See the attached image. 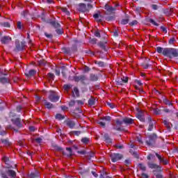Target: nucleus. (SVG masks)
<instances>
[{"label": "nucleus", "mask_w": 178, "mask_h": 178, "mask_svg": "<svg viewBox=\"0 0 178 178\" xmlns=\"http://www.w3.org/2000/svg\"><path fill=\"white\" fill-rule=\"evenodd\" d=\"M163 55L164 56H168L170 59L173 58H177L178 52L176 49L173 48H165L163 51Z\"/></svg>", "instance_id": "1"}, {"label": "nucleus", "mask_w": 178, "mask_h": 178, "mask_svg": "<svg viewBox=\"0 0 178 178\" xmlns=\"http://www.w3.org/2000/svg\"><path fill=\"white\" fill-rule=\"evenodd\" d=\"M154 159H155V156L153 154H149L147 156V160L149 161L147 162L148 168H149V169H158L159 170H161L162 168L159 165L152 161H154Z\"/></svg>", "instance_id": "2"}, {"label": "nucleus", "mask_w": 178, "mask_h": 178, "mask_svg": "<svg viewBox=\"0 0 178 178\" xmlns=\"http://www.w3.org/2000/svg\"><path fill=\"white\" fill-rule=\"evenodd\" d=\"M2 178H15L16 177V172L13 170H8L6 171V174L1 175Z\"/></svg>", "instance_id": "3"}, {"label": "nucleus", "mask_w": 178, "mask_h": 178, "mask_svg": "<svg viewBox=\"0 0 178 178\" xmlns=\"http://www.w3.org/2000/svg\"><path fill=\"white\" fill-rule=\"evenodd\" d=\"M49 99L51 102H58V101H59V96H58V94L56 92L51 90L49 95Z\"/></svg>", "instance_id": "4"}, {"label": "nucleus", "mask_w": 178, "mask_h": 178, "mask_svg": "<svg viewBox=\"0 0 178 178\" xmlns=\"http://www.w3.org/2000/svg\"><path fill=\"white\" fill-rule=\"evenodd\" d=\"M111 158L112 162H118V161H120L123 156L121 154L113 153L111 154Z\"/></svg>", "instance_id": "5"}, {"label": "nucleus", "mask_w": 178, "mask_h": 178, "mask_svg": "<svg viewBox=\"0 0 178 178\" xmlns=\"http://www.w3.org/2000/svg\"><path fill=\"white\" fill-rule=\"evenodd\" d=\"M156 158H158L159 161V163H162L163 165H168L169 161H168V159H165V157L161 156L159 154L156 153L155 154Z\"/></svg>", "instance_id": "6"}, {"label": "nucleus", "mask_w": 178, "mask_h": 178, "mask_svg": "<svg viewBox=\"0 0 178 178\" xmlns=\"http://www.w3.org/2000/svg\"><path fill=\"white\" fill-rule=\"evenodd\" d=\"M136 118L140 122H145V118H144V113L141 110H138V113H136Z\"/></svg>", "instance_id": "7"}, {"label": "nucleus", "mask_w": 178, "mask_h": 178, "mask_svg": "<svg viewBox=\"0 0 178 178\" xmlns=\"http://www.w3.org/2000/svg\"><path fill=\"white\" fill-rule=\"evenodd\" d=\"M2 161L3 163H6V165H8L6 166V168H8V169H10V168H16V165H14V167H12V165H10V161H9V157L7 156H3L2 158Z\"/></svg>", "instance_id": "8"}, {"label": "nucleus", "mask_w": 178, "mask_h": 178, "mask_svg": "<svg viewBox=\"0 0 178 178\" xmlns=\"http://www.w3.org/2000/svg\"><path fill=\"white\" fill-rule=\"evenodd\" d=\"M155 138H156V135L153 134L150 136L149 140L146 141L147 145H152V144H154V141L155 140Z\"/></svg>", "instance_id": "9"}, {"label": "nucleus", "mask_w": 178, "mask_h": 178, "mask_svg": "<svg viewBox=\"0 0 178 178\" xmlns=\"http://www.w3.org/2000/svg\"><path fill=\"white\" fill-rule=\"evenodd\" d=\"M78 10H79V12H86V10H87V6H86L85 3H80L79 5Z\"/></svg>", "instance_id": "10"}, {"label": "nucleus", "mask_w": 178, "mask_h": 178, "mask_svg": "<svg viewBox=\"0 0 178 178\" xmlns=\"http://www.w3.org/2000/svg\"><path fill=\"white\" fill-rule=\"evenodd\" d=\"M12 41V38L9 36H4L1 39V42L2 44H9V42Z\"/></svg>", "instance_id": "11"}, {"label": "nucleus", "mask_w": 178, "mask_h": 178, "mask_svg": "<svg viewBox=\"0 0 178 178\" xmlns=\"http://www.w3.org/2000/svg\"><path fill=\"white\" fill-rule=\"evenodd\" d=\"M95 104H97V99L95 97H91L88 100L89 106H95Z\"/></svg>", "instance_id": "12"}, {"label": "nucleus", "mask_w": 178, "mask_h": 178, "mask_svg": "<svg viewBox=\"0 0 178 178\" xmlns=\"http://www.w3.org/2000/svg\"><path fill=\"white\" fill-rule=\"evenodd\" d=\"M42 104L44 105V106L47 108V109H51V108H54V106L52 105V104H51L47 100H44L42 102Z\"/></svg>", "instance_id": "13"}, {"label": "nucleus", "mask_w": 178, "mask_h": 178, "mask_svg": "<svg viewBox=\"0 0 178 178\" xmlns=\"http://www.w3.org/2000/svg\"><path fill=\"white\" fill-rule=\"evenodd\" d=\"M123 122L125 123V124H133L134 120L131 118H124L123 119Z\"/></svg>", "instance_id": "14"}, {"label": "nucleus", "mask_w": 178, "mask_h": 178, "mask_svg": "<svg viewBox=\"0 0 178 178\" xmlns=\"http://www.w3.org/2000/svg\"><path fill=\"white\" fill-rule=\"evenodd\" d=\"M12 122H13V124L17 126V127H22V124L20 123L19 118H16L15 120H12Z\"/></svg>", "instance_id": "15"}, {"label": "nucleus", "mask_w": 178, "mask_h": 178, "mask_svg": "<svg viewBox=\"0 0 178 178\" xmlns=\"http://www.w3.org/2000/svg\"><path fill=\"white\" fill-rule=\"evenodd\" d=\"M66 124L68 126V127H70V129H73L74 127L76 126V123L70 120L66 121Z\"/></svg>", "instance_id": "16"}, {"label": "nucleus", "mask_w": 178, "mask_h": 178, "mask_svg": "<svg viewBox=\"0 0 178 178\" xmlns=\"http://www.w3.org/2000/svg\"><path fill=\"white\" fill-rule=\"evenodd\" d=\"M148 120H149V127H148V131H152V129H154V122H152V120H151V117H148L147 118Z\"/></svg>", "instance_id": "17"}, {"label": "nucleus", "mask_w": 178, "mask_h": 178, "mask_svg": "<svg viewBox=\"0 0 178 178\" xmlns=\"http://www.w3.org/2000/svg\"><path fill=\"white\" fill-rule=\"evenodd\" d=\"M127 81H129V78L123 76L118 83L120 86H123V83H127Z\"/></svg>", "instance_id": "18"}, {"label": "nucleus", "mask_w": 178, "mask_h": 178, "mask_svg": "<svg viewBox=\"0 0 178 178\" xmlns=\"http://www.w3.org/2000/svg\"><path fill=\"white\" fill-rule=\"evenodd\" d=\"M29 178H35V177H40V172H35L31 173L30 175H28Z\"/></svg>", "instance_id": "19"}, {"label": "nucleus", "mask_w": 178, "mask_h": 178, "mask_svg": "<svg viewBox=\"0 0 178 178\" xmlns=\"http://www.w3.org/2000/svg\"><path fill=\"white\" fill-rule=\"evenodd\" d=\"M0 83H1L2 84H6V83H9V79L3 76L0 78Z\"/></svg>", "instance_id": "20"}, {"label": "nucleus", "mask_w": 178, "mask_h": 178, "mask_svg": "<svg viewBox=\"0 0 178 178\" xmlns=\"http://www.w3.org/2000/svg\"><path fill=\"white\" fill-rule=\"evenodd\" d=\"M35 73H36V71H35V70H29V72L26 73V76H27L28 77H31V76H34Z\"/></svg>", "instance_id": "21"}, {"label": "nucleus", "mask_w": 178, "mask_h": 178, "mask_svg": "<svg viewBox=\"0 0 178 178\" xmlns=\"http://www.w3.org/2000/svg\"><path fill=\"white\" fill-rule=\"evenodd\" d=\"M16 48L18 51H23V45L20 44L19 42H15Z\"/></svg>", "instance_id": "22"}, {"label": "nucleus", "mask_w": 178, "mask_h": 178, "mask_svg": "<svg viewBox=\"0 0 178 178\" xmlns=\"http://www.w3.org/2000/svg\"><path fill=\"white\" fill-rule=\"evenodd\" d=\"M90 79L91 81H97V80H98V76L92 74H90Z\"/></svg>", "instance_id": "23"}, {"label": "nucleus", "mask_w": 178, "mask_h": 178, "mask_svg": "<svg viewBox=\"0 0 178 178\" xmlns=\"http://www.w3.org/2000/svg\"><path fill=\"white\" fill-rule=\"evenodd\" d=\"M72 94L74 97H79V89H77V88H74V90L72 91Z\"/></svg>", "instance_id": "24"}, {"label": "nucleus", "mask_w": 178, "mask_h": 178, "mask_svg": "<svg viewBox=\"0 0 178 178\" xmlns=\"http://www.w3.org/2000/svg\"><path fill=\"white\" fill-rule=\"evenodd\" d=\"M163 122L164 123L165 126L168 127V129H170V126H172V124L169 122L168 120H164Z\"/></svg>", "instance_id": "25"}, {"label": "nucleus", "mask_w": 178, "mask_h": 178, "mask_svg": "<svg viewBox=\"0 0 178 178\" xmlns=\"http://www.w3.org/2000/svg\"><path fill=\"white\" fill-rule=\"evenodd\" d=\"M56 119H58V120H63V119H65V115L62 114H57L56 115Z\"/></svg>", "instance_id": "26"}, {"label": "nucleus", "mask_w": 178, "mask_h": 178, "mask_svg": "<svg viewBox=\"0 0 178 178\" xmlns=\"http://www.w3.org/2000/svg\"><path fill=\"white\" fill-rule=\"evenodd\" d=\"M104 138L106 140V142L108 143V144H112V139L109 138L108 135H105Z\"/></svg>", "instance_id": "27"}, {"label": "nucleus", "mask_w": 178, "mask_h": 178, "mask_svg": "<svg viewBox=\"0 0 178 178\" xmlns=\"http://www.w3.org/2000/svg\"><path fill=\"white\" fill-rule=\"evenodd\" d=\"M138 166L139 169H141V170H143V172H145L146 167L144 164L140 163V164H138Z\"/></svg>", "instance_id": "28"}, {"label": "nucleus", "mask_w": 178, "mask_h": 178, "mask_svg": "<svg viewBox=\"0 0 178 178\" xmlns=\"http://www.w3.org/2000/svg\"><path fill=\"white\" fill-rule=\"evenodd\" d=\"M52 26H54V27H55L56 29H59V27H60V24L56 22H51Z\"/></svg>", "instance_id": "29"}, {"label": "nucleus", "mask_w": 178, "mask_h": 178, "mask_svg": "<svg viewBox=\"0 0 178 178\" xmlns=\"http://www.w3.org/2000/svg\"><path fill=\"white\" fill-rule=\"evenodd\" d=\"M115 123H116L117 126H122V124H123V123H124V121H123V120H120L119 119H117L115 121Z\"/></svg>", "instance_id": "30"}, {"label": "nucleus", "mask_w": 178, "mask_h": 178, "mask_svg": "<svg viewBox=\"0 0 178 178\" xmlns=\"http://www.w3.org/2000/svg\"><path fill=\"white\" fill-rule=\"evenodd\" d=\"M111 116H105V117H103L102 120H105L106 122H111Z\"/></svg>", "instance_id": "31"}, {"label": "nucleus", "mask_w": 178, "mask_h": 178, "mask_svg": "<svg viewBox=\"0 0 178 178\" xmlns=\"http://www.w3.org/2000/svg\"><path fill=\"white\" fill-rule=\"evenodd\" d=\"M156 51L158 52V54H163V48H162L161 47H156Z\"/></svg>", "instance_id": "32"}, {"label": "nucleus", "mask_w": 178, "mask_h": 178, "mask_svg": "<svg viewBox=\"0 0 178 178\" xmlns=\"http://www.w3.org/2000/svg\"><path fill=\"white\" fill-rule=\"evenodd\" d=\"M1 143L3 144H4V145H6V147L9 146L10 145V143H9V140L5 139V140H1Z\"/></svg>", "instance_id": "33"}, {"label": "nucleus", "mask_w": 178, "mask_h": 178, "mask_svg": "<svg viewBox=\"0 0 178 178\" xmlns=\"http://www.w3.org/2000/svg\"><path fill=\"white\" fill-rule=\"evenodd\" d=\"M163 103L165 105H168V106H170V105H172V103L170 102V101L168 100V99H163Z\"/></svg>", "instance_id": "34"}, {"label": "nucleus", "mask_w": 178, "mask_h": 178, "mask_svg": "<svg viewBox=\"0 0 178 178\" xmlns=\"http://www.w3.org/2000/svg\"><path fill=\"white\" fill-rule=\"evenodd\" d=\"M88 141H90V139H88V138H83L81 139V142L83 143V144H88Z\"/></svg>", "instance_id": "35"}, {"label": "nucleus", "mask_w": 178, "mask_h": 178, "mask_svg": "<svg viewBox=\"0 0 178 178\" xmlns=\"http://www.w3.org/2000/svg\"><path fill=\"white\" fill-rule=\"evenodd\" d=\"M127 23H129V19L126 18V19H123L121 20V24H127Z\"/></svg>", "instance_id": "36"}, {"label": "nucleus", "mask_w": 178, "mask_h": 178, "mask_svg": "<svg viewBox=\"0 0 178 178\" xmlns=\"http://www.w3.org/2000/svg\"><path fill=\"white\" fill-rule=\"evenodd\" d=\"M66 150L67 151V156H71L72 154V148L70 147H67Z\"/></svg>", "instance_id": "37"}, {"label": "nucleus", "mask_w": 178, "mask_h": 178, "mask_svg": "<svg viewBox=\"0 0 178 178\" xmlns=\"http://www.w3.org/2000/svg\"><path fill=\"white\" fill-rule=\"evenodd\" d=\"M95 64L98 65V66H99L100 67H103L104 66V62L102 61H96Z\"/></svg>", "instance_id": "38"}, {"label": "nucleus", "mask_w": 178, "mask_h": 178, "mask_svg": "<svg viewBox=\"0 0 178 178\" xmlns=\"http://www.w3.org/2000/svg\"><path fill=\"white\" fill-rule=\"evenodd\" d=\"M149 22L152 23V24H153L154 26H159L158 23H156V22H155V20L152 19H149Z\"/></svg>", "instance_id": "39"}, {"label": "nucleus", "mask_w": 178, "mask_h": 178, "mask_svg": "<svg viewBox=\"0 0 178 178\" xmlns=\"http://www.w3.org/2000/svg\"><path fill=\"white\" fill-rule=\"evenodd\" d=\"M105 9H106V10L108 12H112V10H113V8L108 6H105Z\"/></svg>", "instance_id": "40"}, {"label": "nucleus", "mask_w": 178, "mask_h": 178, "mask_svg": "<svg viewBox=\"0 0 178 178\" xmlns=\"http://www.w3.org/2000/svg\"><path fill=\"white\" fill-rule=\"evenodd\" d=\"M70 88H72V85H64V90H66V91L70 90Z\"/></svg>", "instance_id": "41"}, {"label": "nucleus", "mask_w": 178, "mask_h": 178, "mask_svg": "<svg viewBox=\"0 0 178 178\" xmlns=\"http://www.w3.org/2000/svg\"><path fill=\"white\" fill-rule=\"evenodd\" d=\"M76 102L74 101V100H71V101L70 102V103H69V106H74Z\"/></svg>", "instance_id": "42"}, {"label": "nucleus", "mask_w": 178, "mask_h": 178, "mask_svg": "<svg viewBox=\"0 0 178 178\" xmlns=\"http://www.w3.org/2000/svg\"><path fill=\"white\" fill-rule=\"evenodd\" d=\"M154 112L156 115H161V110H159V108L154 109Z\"/></svg>", "instance_id": "43"}, {"label": "nucleus", "mask_w": 178, "mask_h": 178, "mask_svg": "<svg viewBox=\"0 0 178 178\" xmlns=\"http://www.w3.org/2000/svg\"><path fill=\"white\" fill-rule=\"evenodd\" d=\"M17 29H19V30H22V22H17Z\"/></svg>", "instance_id": "44"}, {"label": "nucleus", "mask_w": 178, "mask_h": 178, "mask_svg": "<svg viewBox=\"0 0 178 178\" xmlns=\"http://www.w3.org/2000/svg\"><path fill=\"white\" fill-rule=\"evenodd\" d=\"M95 37H97L98 38H99L101 37V33H99V31H96L95 32Z\"/></svg>", "instance_id": "45"}, {"label": "nucleus", "mask_w": 178, "mask_h": 178, "mask_svg": "<svg viewBox=\"0 0 178 178\" xmlns=\"http://www.w3.org/2000/svg\"><path fill=\"white\" fill-rule=\"evenodd\" d=\"M161 31H163V33H168V30H167L166 28L164 27V26H161Z\"/></svg>", "instance_id": "46"}, {"label": "nucleus", "mask_w": 178, "mask_h": 178, "mask_svg": "<svg viewBox=\"0 0 178 178\" xmlns=\"http://www.w3.org/2000/svg\"><path fill=\"white\" fill-rule=\"evenodd\" d=\"M79 77H80L81 81H84L86 80V76H84V75H81V76H79Z\"/></svg>", "instance_id": "47"}, {"label": "nucleus", "mask_w": 178, "mask_h": 178, "mask_svg": "<svg viewBox=\"0 0 178 178\" xmlns=\"http://www.w3.org/2000/svg\"><path fill=\"white\" fill-rule=\"evenodd\" d=\"M74 81H81L80 76H74Z\"/></svg>", "instance_id": "48"}, {"label": "nucleus", "mask_w": 178, "mask_h": 178, "mask_svg": "<svg viewBox=\"0 0 178 178\" xmlns=\"http://www.w3.org/2000/svg\"><path fill=\"white\" fill-rule=\"evenodd\" d=\"M138 23L137 20H134L132 22L130 23L131 26H136Z\"/></svg>", "instance_id": "49"}, {"label": "nucleus", "mask_w": 178, "mask_h": 178, "mask_svg": "<svg viewBox=\"0 0 178 178\" xmlns=\"http://www.w3.org/2000/svg\"><path fill=\"white\" fill-rule=\"evenodd\" d=\"M56 33H57V34H62L63 32L62 31V29H57L56 30Z\"/></svg>", "instance_id": "50"}, {"label": "nucleus", "mask_w": 178, "mask_h": 178, "mask_svg": "<svg viewBox=\"0 0 178 178\" xmlns=\"http://www.w3.org/2000/svg\"><path fill=\"white\" fill-rule=\"evenodd\" d=\"M107 105L111 108V109H113L115 108V105L111 103H107Z\"/></svg>", "instance_id": "51"}, {"label": "nucleus", "mask_w": 178, "mask_h": 178, "mask_svg": "<svg viewBox=\"0 0 178 178\" xmlns=\"http://www.w3.org/2000/svg\"><path fill=\"white\" fill-rule=\"evenodd\" d=\"M62 11L64 12V13H66L67 15H68L69 13V11H67V8H62Z\"/></svg>", "instance_id": "52"}, {"label": "nucleus", "mask_w": 178, "mask_h": 178, "mask_svg": "<svg viewBox=\"0 0 178 178\" xmlns=\"http://www.w3.org/2000/svg\"><path fill=\"white\" fill-rule=\"evenodd\" d=\"M3 25L4 27H10V24L8 22H4Z\"/></svg>", "instance_id": "53"}, {"label": "nucleus", "mask_w": 178, "mask_h": 178, "mask_svg": "<svg viewBox=\"0 0 178 178\" xmlns=\"http://www.w3.org/2000/svg\"><path fill=\"white\" fill-rule=\"evenodd\" d=\"M81 132H80V131H74V134H75L76 136H80Z\"/></svg>", "instance_id": "54"}, {"label": "nucleus", "mask_w": 178, "mask_h": 178, "mask_svg": "<svg viewBox=\"0 0 178 178\" xmlns=\"http://www.w3.org/2000/svg\"><path fill=\"white\" fill-rule=\"evenodd\" d=\"M99 124H100V126H102V127H105V122H98Z\"/></svg>", "instance_id": "55"}, {"label": "nucleus", "mask_w": 178, "mask_h": 178, "mask_svg": "<svg viewBox=\"0 0 178 178\" xmlns=\"http://www.w3.org/2000/svg\"><path fill=\"white\" fill-rule=\"evenodd\" d=\"M92 174L93 175V176L95 177H98V174H97V172H95V171H92Z\"/></svg>", "instance_id": "56"}, {"label": "nucleus", "mask_w": 178, "mask_h": 178, "mask_svg": "<svg viewBox=\"0 0 178 178\" xmlns=\"http://www.w3.org/2000/svg\"><path fill=\"white\" fill-rule=\"evenodd\" d=\"M152 9H154V10H156V9H158V6H156V5H152Z\"/></svg>", "instance_id": "57"}, {"label": "nucleus", "mask_w": 178, "mask_h": 178, "mask_svg": "<svg viewBox=\"0 0 178 178\" xmlns=\"http://www.w3.org/2000/svg\"><path fill=\"white\" fill-rule=\"evenodd\" d=\"M61 109H62L63 111H67V107H66V106H61Z\"/></svg>", "instance_id": "58"}, {"label": "nucleus", "mask_w": 178, "mask_h": 178, "mask_svg": "<svg viewBox=\"0 0 178 178\" xmlns=\"http://www.w3.org/2000/svg\"><path fill=\"white\" fill-rule=\"evenodd\" d=\"M173 42H175V38L170 39L169 44H173Z\"/></svg>", "instance_id": "59"}, {"label": "nucleus", "mask_w": 178, "mask_h": 178, "mask_svg": "<svg viewBox=\"0 0 178 178\" xmlns=\"http://www.w3.org/2000/svg\"><path fill=\"white\" fill-rule=\"evenodd\" d=\"M48 76H49V77L50 79H53L54 77H55V76L54 75V74H51V73H49Z\"/></svg>", "instance_id": "60"}, {"label": "nucleus", "mask_w": 178, "mask_h": 178, "mask_svg": "<svg viewBox=\"0 0 178 178\" xmlns=\"http://www.w3.org/2000/svg\"><path fill=\"white\" fill-rule=\"evenodd\" d=\"M142 177H144V178H148V175H147L145 173H143Z\"/></svg>", "instance_id": "61"}, {"label": "nucleus", "mask_w": 178, "mask_h": 178, "mask_svg": "<svg viewBox=\"0 0 178 178\" xmlns=\"http://www.w3.org/2000/svg\"><path fill=\"white\" fill-rule=\"evenodd\" d=\"M125 165H127V166L130 165V160H125Z\"/></svg>", "instance_id": "62"}, {"label": "nucleus", "mask_w": 178, "mask_h": 178, "mask_svg": "<svg viewBox=\"0 0 178 178\" xmlns=\"http://www.w3.org/2000/svg\"><path fill=\"white\" fill-rule=\"evenodd\" d=\"M29 130L31 131H34V130H35V128H34V127H29Z\"/></svg>", "instance_id": "63"}, {"label": "nucleus", "mask_w": 178, "mask_h": 178, "mask_svg": "<svg viewBox=\"0 0 178 178\" xmlns=\"http://www.w3.org/2000/svg\"><path fill=\"white\" fill-rule=\"evenodd\" d=\"M36 141L37 143H41V141H42V139L41 138H36Z\"/></svg>", "instance_id": "64"}]
</instances>
